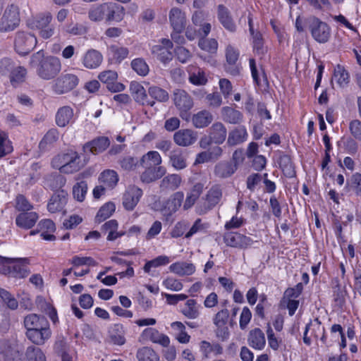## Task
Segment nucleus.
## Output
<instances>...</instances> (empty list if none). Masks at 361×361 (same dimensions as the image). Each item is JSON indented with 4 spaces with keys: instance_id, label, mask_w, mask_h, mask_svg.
<instances>
[{
    "instance_id": "nucleus-1",
    "label": "nucleus",
    "mask_w": 361,
    "mask_h": 361,
    "mask_svg": "<svg viewBox=\"0 0 361 361\" xmlns=\"http://www.w3.org/2000/svg\"><path fill=\"white\" fill-rule=\"evenodd\" d=\"M26 338L35 345H43L51 337L48 319L42 314L30 313L23 319Z\"/></svg>"
},
{
    "instance_id": "nucleus-2",
    "label": "nucleus",
    "mask_w": 361,
    "mask_h": 361,
    "mask_svg": "<svg viewBox=\"0 0 361 361\" xmlns=\"http://www.w3.org/2000/svg\"><path fill=\"white\" fill-rule=\"evenodd\" d=\"M29 66L35 69L40 78L46 80L54 79L61 70L60 59L54 56H45L43 50L31 56Z\"/></svg>"
},
{
    "instance_id": "nucleus-3",
    "label": "nucleus",
    "mask_w": 361,
    "mask_h": 361,
    "mask_svg": "<svg viewBox=\"0 0 361 361\" xmlns=\"http://www.w3.org/2000/svg\"><path fill=\"white\" fill-rule=\"evenodd\" d=\"M125 16L123 6L113 2L103 3L92 6L88 11V17L90 20L100 22L105 20L120 22Z\"/></svg>"
},
{
    "instance_id": "nucleus-4",
    "label": "nucleus",
    "mask_w": 361,
    "mask_h": 361,
    "mask_svg": "<svg viewBox=\"0 0 361 361\" xmlns=\"http://www.w3.org/2000/svg\"><path fill=\"white\" fill-rule=\"evenodd\" d=\"M306 26L310 31L312 38L320 44L326 43L331 37V28L329 25L317 17L310 16L305 20Z\"/></svg>"
},
{
    "instance_id": "nucleus-5",
    "label": "nucleus",
    "mask_w": 361,
    "mask_h": 361,
    "mask_svg": "<svg viewBox=\"0 0 361 361\" xmlns=\"http://www.w3.org/2000/svg\"><path fill=\"white\" fill-rule=\"evenodd\" d=\"M19 8L11 4L8 6L0 19V32H8L14 30L20 24Z\"/></svg>"
},
{
    "instance_id": "nucleus-6",
    "label": "nucleus",
    "mask_w": 361,
    "mask_h": 361,
    "mask_svg": "<svg viewBox=\"0 0 361 361\" xmlns=\"http://www.w3.org/2000/svg\"><path fill=\"white\" fill-rule=\"evenodd\" d=\"M173 102L176 107L180 111V116L183 120L189 121L190 118L189 111L194 105L193 100L190 94L184 90H176L173 92Z\"/></svg>"
},
{
    "instance_id": "nucleus-7",
    "label": "nucleus",
    "mask_w": 361,
    "mask_h": 361,
    "mask_svg": "<svg viewBox=\"0 0 361 361\" xmlns=\"http://www.w3.org/2000/svg\"><path fill=\"white\" fill-rule=\"evenodd\" d=\"M79 79L77 75L72 73H63L54 80L51 89L59 95L66 94L78 85Z\"/></svg>"
},
{
    "instance_id": "nucleus-8",
    "label": "nucleus",
    "mask_w": 361,
    "mask_h": 361,
    "mask_svg": "<svg viewBox=\"0 0 361 361\" xmlns=\"http://www.w3.org/2000/svg\"><path fill=\"white\" fill-rule=\"evenodd\" d=\"M52 19L50 12L41 13L33 20L32 27L39 30L41 37L44 39H49L55 33V27L51 23Z\"/></svg>"
},
{
    "instance_id": "nucleus-9",
    "label": "nucleus",
    "mask_w": 361,
    "mask_h": 361,
    "mask_svg": "<svg viewBox=\"0 0 361 361\" xmlns=\"http://www.w3.org/2000/svg\"><path fill=\"white\" fill-rule=\"evenodd\" d=\"M37 42V38L34 35L19 31L15 37V50L18 54L25 56L35 47Z\"/></svg>"
},
{
    "instance_id": "nucleus-10",
    "label": "nucleus",
    "mask_w": 361,
    "mask_h": 361,
    "mask_svg": "<svg viewBox=\"0 0 361 361\" xmlns=\"http://www.w3.org/2000/svg\"><path fill=\"white\" fill-rule=\"evenodd\" d=\"M0 355L4 361H23L21 348L14 341H0Z\"/></svg>"
},
{
    "instance_id": "nucleus-11",
    "label": "nucleus",
    "mask_w": 361,
    "mask_h": 361,
    "mask_svg": "<svg viewBox=\"0 0 361 361\" xmlns=\"http://www.w3.org/2000/svg\"><path fill=\"white\" fill-rule=\"evenodd\" d=\"M222 196L221 190L219 186L212 187L207 192L206 199L203 202H200L196 207L197 213L202 215L211 210L216 205Z\"/></svg>"
},
{
    "instance_id": "nucleus-12",
    "label": "nucleus",
    "mask_w": 361,
    "mask_h": 361,
    "mask_svg": "<svg viewBox=\"0 0 361 361\" xmlns=\"http://www.w3.org/2000/svg\"><path fill=\"white\" fill-rule=\"evenodd\" d=\"M226 245L232 247L245 249L251 245L253 240L248 236L237 232H227L224 235Z\"/></svg>"
},
{
    "instance_id": "nucleus-13",
    "label": "nucleus",
    "mask_w": 361,
    "mask_h": 361,
    "mask_svg": "<svg viewBox=\"0 0 361 361\" xmlns=\"http://www.w3.org/2000/svg\"><path fill=\"white\" fill-rule=\"evenodd\" d=\"M142 196V190L135 186L130 185L123 195V205L126 210L132 211Z\"/></svg>"
},
{
    "instance_id": "nucleus-14",
    "label": "nucleus",
    "mask_w": 361,
    "mask_h": 361,
    "mask_svg": "<svg viewBox=\"0 0 361 361\" xmlns=\"http://www.w3.org/2000/svg\"><path fill=\"white\" fill-rule=\"evenodd\" d=\"M100 81L106 85V88L112 92H118L124 90L125 85L118 82V74L114 71H106L99 75Z\"/></svg>"
},
{
    "instance_id": "nucleus-15",
    "label": "nucleus",
    "mask_w": 361,
    "mask_h": 361,
    "mask_svg": "<svg viewBox=\"0 0 361 361\" xmlns=\"http://www.w3.org/2000/svg\"><path fill=\"white\" fill-rule=\"evenodd\" d=\"M110 145V140L107 137L101 136L87 142L83 146L85 153L90 152L93 155H97L103 152Z\"/></svg>"
},
{
    "instance_id": "nucleus-16",
    "label": "nucleus",
    "mask_w": 361,
    "mask_h": 361,
    "mask_svg": "<svg viewBox=\"0 0 361 361\" xmlns=\"http://www.w3.org/2000/svg\"><path fill=\"white\" fill-rule=\"evenodd\" d=\"M141 338L145 341H150L154 343H158L164 347H168L170 343L169 338L160 333L154 328H147L141 334Z\"/></svg>"
},
{
    "instance_id": "nucleus-17",
    "label": "nucleus",
    "mask_w": 361,
    "mask_h": 361,
    "mask_svg": "<svg viewBox=\"0 0 361 361\" xmlns=\"http://www.w3.org/2000/svg\"><path fill=\"white\" fill-rule=\"evenodd\" d=\"M217 18L222 26L231 32L236 30V25L228 8L223 4L217 6Z\"/></svg>"
},
{
    "instance_id": "nucleus-18",
    "label": "nucleus",
    "mask_w": 361,
    "mask_h": 361,
    "mask_svg": "<svg viewBox=\"0 0 361 361\" xmlns=\"http://www.w3.org/2000/svg\"><path fill=\"white\" fill-rule=\"evenodd\" d=\"M197 139V133L191 129H181L173 135L174 142L179 146L187 147L194 144Z\"/></svg>"
},
{
    "instance_id": "nucleus-19",
    "label": "nucleus",
    "mask_w": 361,
    "mask_h": 361,
    "mask_svg": "<svg viewBox=\"0 0 361 361\" xmlns=\"http://www.w3.org/2000/svg\"><path fill=\"white\" fill-rule=\"evenodd\" d=\"M68 201V192L64 190H58L51 197L47 209L51 213L60 212L63 209Z\"/></svg>"
},
{
    "instance_id": "nucleus-20",
    "label": "nucleus",
    "mask_w": 361,
    "mask_h": 361,
    "mask_svg": "<svg viewBox=\"0 0 361 361\" xmlns=\"http://www.w3.org/2000/svg\"><path fill=\"white\" fill-rule=\"evenodd\" d=\"M169 22L173 31L182 32L186 25L185 13L177 7L172 8L169 14Z\"/></svg>"
},
{
    "instance_id": "nucleus-21",
    "label": "nucleus",
    "mask_w": 361,
    "mask_h": 361,
    "mask_svg": "<svg viewBox=\"0 0 361 361\" xmlns=\"http://www.w3.org/2000/svg\"><path fill=\"white\" fill-rule=\"evenodd\" d=\"M130 91L136 102L142 105L154 106V102L148 100L146 91L140 83L132 82L130 85Z\"/></svg>"
},
{
    "instance_id": "nucleus-22",
    "label": "nucleus",
    "mask_w": 361,
    "mask_h": 361,
    "mask_svg": "<svg viewBox=\"0 0 361 361\" xmlns=\"http://www.w3.org/2000/svg\"><path fill=\"white\" fill-rule=\"evenodd\" d=\"M16 260L6 262L11 264V277L23 279L28 276L30 271L27 267L29 260L27 258H16Z\"/></svg>"
},
{
    "instance_id": "nucleus-23",
    "label": "nucleus",
    "mask_w": 361,
    "mask_h": 361,
    "mask_svg": "<svg viewBox=\"0 0 361 361\" xmlns=\"http://www.w3.org/2000/svg\"><path fill=\"white\" fill-rule=\"evenodd\" d=\"M238 51L232 46L228 45L226 49V58L227 62L226 69L233 75H237L240 72L239 68L235 66V63L238 60Z\"/></svg>"
},
{
    "instance_id": "nucleus-24",
    "label": "nucleus",
    "mask_w": 361,
    "mask_h": 361,
    "mask_svg": "<svg viewBox=\"0 0 361 361\" xmlns=\"http://www.w3.org/2000/svg\"><path fill=\"white\" fill-rule=\"evenodd\" d=\"M208 133L214 143L219 145L225 141L227 135V130L222 123L215 122L208 129Z\"/></svg>"
},
{
    "instance_id": "nucleus-25",
    "label": "nucleus",
    "mask_w": 361,
    "mask_h": 361,
    "mask_svg": "<svg viewBox=\"0 0 361 361\" xmlns=\"http://www.w3.org/2000/svg\"><path fill=\"white\" fill-rule=\"evenodd\" d=\"M247 342L252 348L256 350H262L266 344L264 332L259 328L252 329L249 332Z\"/></svg>"
},
{
    "instance_id": "nucleus-26",
    "label": "nucleus",
    "mask_w": 361,
    "mask_h": 361,
    "mask_svg": "<svg viewBox=\"0 0 361 361\" xmlns=\"http://www.w3.org/2000/svg\"><path fill=\"white\" fill-rule=\"evenodd\" d=\"M184 194L183 192H176L173 194L164 207V214L166 215H171L175 213L181 206Z\"/></svg>"
},
{
    "instance_id": "nucleus-27",
    "label": "nucleus",
    "mask_w": 361,
    "mask_h": 361,
    "mask_svg": "<svg viewBox=\"0 0 361 361\" xmlns=\"http://www.w3.org/2000/svg\"><path fill=\"white\" fill-rule=\"evenodd\" d=\"M212 114L207 110H202L192 115L191 121L196 128L207 127L213 121Z\"/></svg>"
},
{
    "instance_id": "nucleus-28",
    "label": "nucleus",
    "mask_w": 361,
    "mask_h": 361,
    "mask_svg": "<svg viewBox=\"0 0 361 361\" xmlns=\"http://www.w3.org/2000/svg\"><path fill=\"white\" fill-rule=\"evenodd\" d=\"M236 169L235 159L224 161L216 166L214 173L219 178H226L232 175Z\"/></svg>"
},
{
    "instance_id": "nucleus-29",
    "label": "nucleus",
    "mask_w": 361,
    "mask_h": 361,
    "mask_svg": "<svg viewBox=\"0 0 361 361\" xmlns=\"http://www.w3.org/2000/svg\"><path fill=\"white\" fill-rule=\"evenodd\" d=\"M38 219L36 212H23L17 216L16 224L18 227L29 229L33 227Z\"/></svg>"
},
{
    "instance_id": "nucleus-30",
    "label": "nucleus",
    "mask_w": 361,
    "mask_h": 361,
    "mask_svg": "<svg viewBox=\"0 0 361 361\" xmlns=\"http://www.w3.org/2000/svg\"><path fill=\"white\" fill-rule=\"evenodd\" d=\"M222 119L231 124H240L243 119V114L232 107L224 106L221 110Z\"/></svg>"
},
{
    "instance_id": "nucleus-31",
    "label": "nucleus",
    "mask_w": 361,
    "mask_h": 361,
    "mask_svg": "<svg viewBox=\"0 0 361 361\" xmlns=\"http://www.w3.org/2000/svg\"><path fill=\"white\" fill-rule=\"evenodd\" d=\"M169 270L180 276H190L195 271V267L192 263L178 262L171 264Z\"/></svg>"
},
{
    "instance_id": "nucleus-32",
    "label": "nucleus",
    "mask_w": 361,
    "mask_h": 361,
    "mask_svg": "<svg viewBox=\"0 0 361 361\" xmlns=\"http://www.w3.org/2000/svg\"><path fill=\"white\" fill-rule=\"evenodd\" d=\"M102 55L101 53L95 49L88 50L83 57V65L87 68H96L102 62Z\"/></svg>"
},
{
    "instance_id": "nucleus-33",
    "label": "nucleus",
    "mask_w": 361,
    "mask_h": 361,
    "mask_svg": "<svg viewBox=\"0 0 361 361\" xmlns=\"http://www.w3.org/2000/svg\"><path fill=\"white\" fill-rule=\"evenodd\" d=\"M182 178L179 175L171 174L165 176L160 183L161 191H173L179 188Z\"/></svg>"
},
{
    "instance_id": "nucleus-34",
    "label": "nucleus",
    "mask_w": 361,
    "mask_h": 361,
    "mask_svg": "<svg viewBox=\"0 0 361 361\" xmlns=\"http://www.w3.org/2000/svg\"><path fill=\"white\" fill-rule=\"evenodd\" d=\"M73 118V110L68 106L61 107L56 114V123L59 127L66 126Z\"/></svg>"
},
{
    "instance_id": "nucleus-35",
    "label": "nucleus",
    "mask_w": 361,
    "mask_h": 361,
    "mask_svg": "<svg viewBox=\"0 0 361 361\" xmlns=\"http://www.w3.org/2000/svg\"><path fill=\"white\" fill-rule=\"evenodd\" d=\"M118 221L115 219H111L106 221L102 226V231L104 232H108L109 234L107 235L106 239L109 241H113L117 239L119 237L123 236L125 233L124 232H118Z\"/></svg>"
},
{
    "instance_id": "nucleus-36",
    "label": "nucleus",
    "mask_w": 361,
    "mask_h": 361,
    "mask_svg": "<svg viewBox=\"0 0 361 361\" xmlns=\"http://www.w3.org/2000/svg\"><path fill=\"white\" fill-rule=\"evenodd\" d=\"M111 341L118 345H122L126 343L125 331L122 324H116L109 329Z\"/></svg>"
},
{
    "instance_id": "nucleus-37",
    "label": "nucleus",
    "mask_w": 361,
    "mask_h": 361,
    "mask_svg": "<svg viewBox=\"0 0 361 361\" xmlns=\"http://www.w3.org/2000/svg\"><path fill=\"white\" fill-rule=\"evenodd\" d=\"M165 173V170L161 166L148 167L141 175V180L144 183H151L161 178Z\"/></svg>"
},
{
    "instance_id": "nucleus-38",
    "label": "nucleus",
    "mask_w": 361,
    "mask_h": 361,
    "mask_svg": "<svg viewBox=\"0 0 361 361\" xmlns=\"http://www.w3.org/2000/svg\"><path fill=\"white\" fill-rule=\"evenodd\" d=\"M109 54L111 55V60L113 63H120L128 57L129 50L127 47L111 45L109 47Z\"/></svg>"
},
{
    "instance_id": "nucleus-39",
    "label": "nucleus",
    "mask_w": 361,
    "mask_h": 361,
    "mask_svg": "<svg viewBox=\"0 0 361 361\" xmlns=\"http://www.w3.org/2000/svg\"><path fill=\"white\" fill-rule=\"evenodd\" d=\"M138 361H159V355L152 348L144 346L140 348L136 353Z\"/></svg>"
},
{
    "instance_id": "nucleus-40",
    "label": "nucleus",
    "mask_w": 361,
    "mask_h": 361,
    "mask_svg": "<svg viewBox=\"0 0 361 361\" xmlns=\"http://www.w3.org/2000/svg\"><path fill=\"white\" fill-rule=\"evenodd\" d=\"M152 54L161 62L166 63L172 60L173 54L170 49L160 44L154 45L152 48Z\"/></svg>"
},
{
    "instance_id": "nucleus-41",
    "label": "nucleus",
    "mask_w": 361,
    "mask_h": 361,
    "mask_svg": "<svg viewBox=\"0 0 361 361\" xmlns=\"http://www.w3.org/2000/svg\"><path fill=\"white\" fill-rule=\"evenodd\" d=\"M247 136L245 128L244 126H239L229 133L228 143L231 145H238L244 142Z\"/></svg>"
},
{
    "instance_id": "nucleus-42",
    "label": "nucleus",
    "mask_w": 361,
    "mask_h": 361,
    "mask_svg": "<svg viewBox=\"0 0 361 361\" xmlns=\"http://www.w3.org/2000/svg\"><path fill=\"white\" fill-rule=\"evenodd\" d=\"M181 313L188 319H197L200 315V312L196 300L193 299L188 300L185 307L181 310Z\"/></svg>"
},
{
    "instance_id": "nucleus-43",
    "label": "nucleus",
    "mask_w": 361,
    "mask_h": 361,
    "mask_svg": "<svg viewBox=\"0 0 361 361\" xmlns=\"http://www.w3.org/2000/svg\"><path fill=\"white\" fill-rule=\"evenodd\" d=\"M99 180L107 188H113L117 184L118 178L114 171L106 170L101 173Z\"/></svg>"
},
{
    "instance_id": "nucleus-44",
    "label": "nucleus",
    "mask_w": 361,
    "mask_h": 361,
    "mask_svg": "<svg viewBox=\"0 0 361 361\" xmlns=\"http://www.w3.org/2000/svg\"><path fill=\"white\" fill-rule=\"evenodd\" d=\"M116 206L111 202H109L104 204L98 211L95 221L96 222L100 224L101 222L105 221L106 219L109 218L113 213L115 212Z\"/></svg>"
},
{
    "instance_id": "nucleus-45",
    "label": "nucleus",
    "mask_w": 361,
    "mask_h": 361,
    "mask_svg": "<svg viewBox=\"0 0 361 361\" xmlns=\"http://www.w3.org/2000/svg\"><path fill=\"white\" fill-rule=\"evenodd\" d=\"M86 164L85 160L82 161L80 159H70L68 162L63 164L61 168V173H73L78 171Z\"/></svg>"
},
{
    "instance_id": "nucleus-46",
    "label": "nucleus",
    "mask_w": 361,
    "mask_h": 361,
    "mask_svg": "<svg viewBox=\"0 0 361 361\" xmlns=\"http://www.w3.org/2000/svg\"><path fill=\"white\" fill-rule=\"evenodd\" d=\"M25 357L27 361H46V357L42 350L35 345H30L27 348Z\"/></svg>"
},
{
    "instance_id": "nucleus-47",
    "label": "nucleus",
    "mask_w": 361,
    "mask_h": 361,
    "mask_svg": "<svg viewBox=\"0 0 361 361\" xmlns=\"http://www.w3.org/2000/svg\"><path fill=\"white\" fill-rule=\"evenodd\" d=\"M0 298L8 309L11 310L18 309L19 305L18 300L6 289L0 288Z\"/></svg>"
},
{
    "instance_id": "nucleus-48",
    "label": "nucleus",
    "mask_w": 361,
    "mask_h": 361,
    "mask_svg": "<svg viewBox=\"0 0 361 361\" xmlns=\"http://www.w3.org/2000/svg\"><path fill=\"white\" fill-rule=\"evenodd\" d=\"M130 66L132 69L140 76H146L149 73V66L142 58L133 59L131 61Z\"/></svg>"
},
{
    "instance_id": "nucleus-49",
    "label": "nucleus",
    "mask_w": 361,
    "mask_h": 361,
    "mask_svg": "<svg viewBox=\"0 0 361 361\" xmlns=\"http://www.w3.org/2000/svg\"><path fill=\"white\" fill-rule=\"evenodd\" d=\"M334 77L341 87H345L349 82V74L341 65H337L335 68Z\"/></svg>"
},
{
    "instance_id": "nucleus-50",
    "label": "nucleus",
    "mask_w": 361,
    "mask_h": 361,
    "mask_svg": "<svg viewBox=\"0 0 361 361\" xmlns=\"http://www.w3.org/2000/svg\"><path fill=\"white\" fill-rule=\"evenodd\" d=\"M59 138V132L56 129L49 130L43 137L39 144V147L41 149H45L48 145H51L55 142Z\"/></svg>"
},
{
    "instance_id": "nucleus-51",
    "label": "nucleus",
    "mask_w": 361,
    "mask_h": 361,
    "mask_svg": "<svg viewBox=\"0 0 361 361\" xmlns=\"http://www.w3.org/2000/svg\"><path fill=\"white\" fill-rule=\"evenodd\" d=\"M198 45L201 49L209 53H214L218 48V42L215 39H208L206 37H200Z\"/></svg>"
},
{
    "instance_id": "nucleus-52",
    "label": "nucleus",
    "mask_w": 361,
    "mask_h": 361,
    "mask_svg": "<svg viewBox=\"0 0 361 361\" xmlns=\"http://www.w3.org/2000/svg\"><path fill=\"white\" fill-rule=\"evenodd\" d=\"M13 150L12 142L5 133H0V158L5 157Z\"/></svg>"
},
{
    "instance_id": "nucleus-53",
    "label": "nucleus",
    "mask_w": 361,
    "mask_h": 361,
    "mask_svg": "<svg viewBox=\"0 0 361 361\" xmlns=\"http://www.w3.org/2000/svg\"><path fill=\"white\" fill-rule=\"evenodd\" d=\"M87 191V184L85 181L77 183L73 188V195L75 200L82 202Z\"/></svg>"
},
{
    "instance_id": "nucleus-54",
    "label": "nucleus",
    "mask_w": 361,
    "mask_h": 361,
    "mask_svg": "<svg viewBox=\"0 0 361 361\" xmlns=\"http://www.w3.org/2000/svg\"><path fill=\"white\" fill-rule=\"evenodd\" d=\"M149 95L159 102H166L169 99L167 92L157 86L150 87L148 90Z\"/></svg>"
},
{
    "instance_id": "nucleus-55",
    "label": "nucleus",
    "mask_w": 361,
    "mask_h": 361,
    "mask_svg": "<svg viewBox=\"0 0 361 361\" xmlns=\"http://www.w3.org/2000/svg\"><path fill=\"white\" fill-rule=\"evenodd\" d=\"M222 149L218 145L210 146L207 150L202 152L196 158H216L221 155Z\"/></svg>"
},
{
    "instance_id": "nucleus-56",
    "label": "nucleus",
    "mask_w": 361,
    "mask_h": 361,
    "mask_svg": "<svg viewBox=\"0 0 361 361\" xmlns=\"http://www.w3.org/2000/svg\"><path fill=\"white\" fill-rule=\"evenodd\" d=\"M229 317V312L227 309H223L219 311L213 319L214 324L216 326L226 325Z\"/></svg>"
},
{
    "instance_id": "nucleus-57",
    "label": "nucleus",
    "mask_w": 361,
    "mask_h": 361,
    "mask_svg": "<svg viewBox=\"0 0 361 361\" xmlns=\"http://www.w3.org/2000/svg\"><path fill=\"white\" fill-rule=\"evenodd\" d=\"M207 104L209 108L216 109L219 107L222 103V99L219 92L207 94L205 97Z\"/></svg>"
},
{
    "instance_id": "nucleus-58",
    "label": "nucleus",
    "mask_w": 361,
    "mask_h": 361,
    "mask_svg": "<svg viewBox=\"0 0 361 361\" xmlns=\"http://www.w3.org/2000/svg\"><path fill=\"white\" fill-rule=\"evenodd\" d=\"M27 71L24 67L18 66L16 69L12 70L11 73V82L13 84L14 82H21L24 80Z\"/></svg>"
},
{
    "instance_id": "nucleus-59",
    "label": "nucleus",
    "mask_w": 361,
    "mask_h": 361,
    "mask_svg": "<svg viewBox=\"0 0 361 361\" xmlns=\"http://www.w3.org/2000/svg\"><path fill=\"white\" fill-rule=\"evenodd\" d=\"M16 208L18 211H22L23 212H25L30 211L32 209V205L30 203V202L23 195H18L16 197Z\"/></svg>"
},
{
    "instance_id": "nucleus-60",
    "label": "nucleus",
    "mask_w": 361,
    "mask_h": 361,
    "mask_svg": "<svg viewBox=\"0 0 361 361\" xmlns=\"http://www.w3.org/2000/svg\"><path fill=\"white\" fill-rule=\"evenodd\" d=\"M189 81L196 85H204L207 82V78L204 73L199 69L197 73H192L190 75Z\"/></svg>"
},
{
    "instance_id": "nucleus-61",
    "label": "nucleus",
    "mask_w": 361,
    "mask_h": 361,
    "mask_svg": "<svg viewBox=\"0 0 361 361\" xmlns=\"http://www.w3.org/2000/svg\"><path fill=\"white\" fill-rule=\"evenodd\" d=\"M279 164L286 176L292 178L295 176V171L290 159H281Z\"/></svg>"
},
{
    "instance_id": "nucleus-62",
    "label": "nucleus",
    "mask_w": 361,
    "mask_h": 361,
    "mask_svg": "<svg viewBox=\"0 0 361 361\" xmlns=\"http://www.w3.org/2000/svg\"><path fill=\"white\" fill-rule=\"evenodd\" d=\"M163 284L167 289L173 291H179L183 287V283L179 280L169 277L163 281Z\"/></svg>"
},
{
    "instance_id": "nucleus-63",
    "label": "nucleus",
    "mask_w": 361,
    "mask_h": 361,
    "mask_svg": "<svg viewBox=\"0 0 361 361\" xmlns=\"http://www.w3.org/2000/svg\"><path fill=\"white\" fill-rule=\"evenodd\" d=\"M252 318V313L250 309L247 307L243 308L240 317V327L241 329H245Z\"/></svg>"
},
{
    "instance_id": "nucleus-64",
    "label": "nucleus",
    "mask_w": 361,
    "mask_h": 361,
    "mask_svg": "<svg viewBox=\"0 0 361 361\" xmlns=\"http://www.w3.org/2000/svg\"><path fill=\"white\" fill-rule=\"evenodd\" d=\"M351 186L357 195L361 194V174L356 173L351 176Z\"/></svg>"
}]
</instances>
